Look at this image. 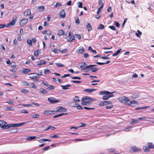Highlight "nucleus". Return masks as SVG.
Instances as JSON below:
<instances>
[{
	"instance_id": "nucleus-1",
	"label": "nucleus",
	"mask_w": 154,
	"mask_h": 154,
	"mask_svg": "<svg viewBox=\"0 0 154 154\" xmlns=\"http://www.w3.org/2000/svg\"><path fill=\"white\" fill-rule=\"evenodd\" d=\"M118 100L119 102L125 103L126 105H128L132 107H134L132 104H138L136 100L130 101L129 99L124 96L119 97Z\"/></svg>"
},
{
	"instance_id": "nucleus-2",
	"label": "nucleus",
	"mask_w": 154,
	"mask_h": 154,
	"mask_svg": "<svg viewBox=\"0 0 154 154\" xmlns=\"http://www.w3.org/2000/svg\"><path fill=\"white\" fill-rule=\"evenodd\" d=\"M92 101L91 98L88 96L85 97L81 100V104L82 106L88 105L91 104Z\"/></svg>"
},
{
	"instance_id": "nucleus-3",
	"label": "nucleus",
	"mask_w": 154,
	"mask_h": 154,
	"mask_svg": "<svg viewBox=\"0 0 154 154\" xmlns=\"http://www.w3.org/2000/svg\"><path fill=\"white\" fill-rule=\"evenodd\" d=\"M32 121H30L19 123H12L10 124L6 125L7 123L6 122L3 120H0V125H23L24 124H26V123H27V124L28 125H30L32 124Z\"/></svg>"
},
{
	"instance_id": "nucleus-4",
	"label": "nucleus",
	"mask_w": 154,
	"mask_h": 154,
	"mask_svg": "<svg viewBox=\"0 0 154 154\" xmlns=\"http://www.w3.org/2000/svg\"><path fill=\"white\" fill-rule=\"evenodd\" d=\"M67 111V109L64 107L62 106H59L56 108V110L55 111L54 113H56L57 112H63Z\"/></svg>"
},
{
	"instance_id": "nucleus-5",
	"label": "nucleus",
	"mask_w": 154,
	"mask_h": 154,
	"mask_svg": "<svg viewBox=\"0 0 154 154\" xmlns=\"http://www.w3.org/2000/svg\"><path fill=\"white\" fill-rule=\"evenodd\" d=\"M26 41L28 45L29 46H31L32 45V42L33 43H35L36 40L35 38H32V40L29 39H27Z\"/></svg>"
},
{
	"instance_id": "nucleus-6",
	"label": "nucleus",
	"mask_w": 154,
	"mask_h": 154,
	"mask_svg": "<svg viewBox=\"0 0 154 154\" xmlns=\"http://www.w3.org/2000/svg\"><path fill=\"white\" fill-rule=\"evenodd\" d=\"M48 101L51 103H55L60 102V100H57V99L53 97L48 98Z\"/></svg>"
},
{
	"instance_id": "nucleus-7",
	"label": "nucleus",
	"mask_w": 154,
	"mask_h": 154,
	"mask_svg": "<svg viewBox=\"0 0 154 154\" xmlns=\"http://www.w3.org/2000/svg\"><path fill=\"white\" fill-rule=\"evenodd\" d=\"M28 18L24 19L20 21V26H23L26 24L28 21Z\"/></svg>"
},
{
	"instance_id": "nucleus-8",
	"label": "nucleus",
	"mask_w": 154,
	"mask_h": 154,
	"mask_svg": "<svg viewBox=\"0 0 154 154\" xmlns=\"http://www.w3.org/2000/svg\"><path fill=\"white\" fill-rule=\"evenodd\" d=\"M20 126H11V132L12 133H16L18 129L16 128Z\"/></svg>"
},
{
	"instance_id": "nucleus-9",
	"label": "nucleus",
	"mask_w": 154,
	"mask_h": 154,
	"mask_svg": "<svg viewBox=\"0 0 154 154\" xmlns=\"http://www.w3.org/2000/svg\"><path fill=\"white\" fill-rule=\"evenodd\" d=\"M31 75H30L29 77L31 79H37V74H36L35 73H32L30 74Z\"/></svg>"
},
{
	"instance_id": "nucleus-10",
	"label": "nucleus",
	"mask_w": 154,
	"mask_h": 154,
	"mask_svg": "<svg viewBox=\"0 0 154 154\" xmlns=\"http://www.w3.org/2000/svg\"><path fill=\"white\" fill-rule=\"evenodd\" d=\"M38 63L36 65L37 67L40 66L41 65L46 64V62L44 60H41L38 62Z\"/></svg>"
},
{
	"instance_id": "nucleus-11",
	"label": "nucleus",
	"mask_w": 154,
	"mask_h": 154,
	"mask_svg": "<svg viewBox=\"0 0 154 154\" xmlns=\"http://www.w3.org/2000/svg\"><path fill=\"white\" fill-rule=\"evenodd\" d=\"M55 111H49L47 110L44 111V114L46 115H48L49 114H51L52 113L54 114H55V113H54Z\"/></svg>"
},
{
	"instance_id": "nucleus-12",
	"label": "nucleus",
	"mask_w": 154,
	"mask_h": 154,
	"mask_svg": "<svg viewBox=\"0 0 154 154\" xmlns=\"http://www.w3.org/2000/svg\"><path fill=\"white\" fill-rule=\"evenodd\" d=\"M86 28L88 31L90 32L92 29V26L90 23H88L86 25Z\"/></svg>"
},
{
	"instance_id": "nucleus-13",
	"label": "nucleus",
	"mask_w": 154,
	"mask_h": 154,
	"mask_svg": "<svg viewBox=\"0 0 154 154\" xmlns=\"http://www.w3.org/2000/svg\"><path fill=\"white\" fill-rule=\"evenodd\" d=\"M130 149L133 152H137L140 150L139 148L135 146H132L131 147Z\"/></svg>"
},
{
	"instance_id": "nucleus-14",
	"label": "nucleus",
	"mask_w": 154,
	"mask_h": 154,
	"mask_svg": "<svg viewBox=\"0 0 154 154\" xmlns=\"http://www.w3.org/2000/svg\"><path fill=\"white\" fill-rule=\"evenodd\" d=\"M31 14V10L29 9L27 10L24 13V15L25 16H27L30 15Z\"/></svg>"
},
{
	"instance_id": "nucleus-15",
	"label": "nucleus",
	"mask_w": 154,
	"mask_h": 154,
	"mask_svg": "<svg viewBox=\"0 0 154 154\" xmlns=\"http://www.w3.org/2000/svg\"><path fill=\"white\" fill-rule=\"evenodd\" d=\"M16 23V21L14 20H13L11 21L9 23H8L7 26V27H10L11 26H12L13 25H15Z\"/></svg>"
},
{
	"instance_id": "nucleus-16",
	"label": "nucleus",
	"mask_w": 154,
	"mask_h": 154,
	"mask_svg": "<svg viewBox=\"0 0 154 154\" xmlns=\"http://www.w3.org/2000/svg\"><path fill=\"white\" fill-rule=\"evenodd\" d=\"M60 16L62 18H64L65 17L66 14L64 10H62L60 13Z\"/></svg>"
},
{
	"instance_id": "nucleus-17",
	"label": "nucleus",
	"mask_w": 154,
	"mask_h": 154,
	"mask_svg": "<svg viewBox=\"0 0 154 154\" xmlns=\"http://www.w3.org/2000/svg\"><path fill=\"white\" fill-rule=\"evenodd\" d=\"M113 95H104L103 96V100H106L108 99L109 97H113Z\"/></svg>"
},
{
	"instance_id": "nucleus-18",
	"label": "nucleus",
	"mask_w": 154,
	"mask_h": 154,
	"mask_svg": "<svg viewBox=\"0 0 154 154\" xmlns=\"http://www.w3.org/2000/svg\"><path fill=\"white\" fill-rule=\"evenodd\" d=\"M76 51L79 54H82L85 51V49L83 47H82L80 48L78 50Z\"/></svg>"
},
{
	"instance_id": "nucleus-19",
	"label": "nucleus",
	"mask_w": 154,
	"mask_h": 154,
	"mask_svg": "<svg viewBox=\"0 0 154 154\" xmlns=\"http://www.w3.org/2000/svg\"><path fill=\"white\" fill-rule=\"evenodd\" d=\"M87 66V64L85 63H82L81 65L80 66V67L82 69L85 70Z\"/></svg>"
},
{
	"instance_id": "nucleus-20",
	"label": "nucleus",
	"mask_w": 154,
	"mask_h": 154,
	"mask_svg": "<svg viewBox=\"0 0 154 154\" xmlns=\"http://www.w3.org/2000/svg\"><path fill=\"white\" fill-rule=\"evenodd\" d=\"M64 32L63 30H60L58 31L57 35L59 36L64 35Z\"/></svg>"
},
{
	"instance_id": "nucleus-21",
	"label": "nucleus",
	"mask_w": 154,
	"mask_h": 154,
	"mask_svg": "<svg viewBox=\"0 0 154 154\" xmlns=\"http://www.w3.org/2000/svg\"><path fill=\"white\" fill-rule=\"evenodd\" d=\"M67 39L68 42H71L72 40H75V38L73 35H72V36L67 37Z\"/></svg>"
},
{
	"instance_id": "nucleus-22",
	"label": "nucleus",
	"mask_w": 154,
	"mask_h": 154,
	"mask_svg": "<svg viewBox=\"0 0 154 154\" xmlns=\"http://www.w3.org/2000/svg\"><path fill=\"white\" fill-rule=\"evenodd\" d=\"M56 128L53 127L52 126H49L47 128L43 130V131H47L49 129H51L52 130H54L56 129Z\"/></svg>"
},
{
	"instance_id": "nucleus-23",
	"label": "nucleus",
	"mask_w": 154,
	"mask_h": 154,
	"mask_svg": "<svg viewBox=\"0 0 154 154\" xmlns=\"http://www.w3.org/2000/svg\"><path fill=\"white\" fill-rule=\"evenodd\" d=\"M80 97L77 96H75V97L73 99V100L74 102H79L80 101Z\"/></svg>"
},
{
	"instance_id": "nucleus-24",
	"label": "nucleus",
	"mask_w": 154,
	"mask_h": 154,
	"mask_svg": "<svg viewBox=\"0 0 154 154\" xmlns=\"http://www.w3.org/2000/svg\"><path fill=\"white\" fill-rule=\"evenodd\" d=\"M97 90V89H86L85 91L87 92L88 93H91L93 92L94 91H95Z\"/></svg>"
},
{
	"instance_id": "nucleus-25",
	"label": "nucleus",
	"mask_w": 154,
	"mask_h": 154,
	"mask_svg": "<svg viewBox=\"0 0 154 154\" xmlns=\"http://www.w3.org/2000/svg\"><path fill=\"white\" fill-rule=\"evenodd\" d=\"M68 113H61V114H60L59 115H57L54 116L53 117V118H56L59 117L60 116H63L64 115H68Z\"/></svg>"
},
{
	"instance_id": "nucleus-26",
	"label": "nucleus",
	"mask_w": 154,
	"mask_h": 154,
	"mask_svg": "<svg viewBox=\"0 0 154 154\" xmlns=\"http://www.w3.org/2000/svg\"><path fill=\"white\" fill-rule=\"evenodd\" d=\"M30 69H24L23 71V72L24 74H27L31 71Z\"/></svg>"
},
{
	"instance_id": "nucleus-27",
	"label": "nucleus",
	"mask_w": 154,
	"mask_h": 154,
	"mask_svg": "<svg viewBox=\"0 0 154 154\" xmlns=\"http://www.w3.org/2000/svg\"><path fill=\"white\" fill-rule=\"evenodd\" d=\"M122 50V49L121 48L119 49L115 53L113 54L112 56H117L121 52Z\"/></svg>"
},
{
	"instance_id": "nucleus-28",
	"label": "nucleus",
	"mask_w": 154,
	"mask_h": 154,
	"mask_svg": "<svg viewBox=\"0 0 154 154\" xmlns=\"http://www.w3.org/2000/svg\"><path fill=\"white\" fill-rule=\"evenodd\" d=\"M71 85L69 84H68L65 86L63 85H61V87H62V89L63 90H66L68 88L67 87H69Z\"/></svg>"
},
{
	"instance_id": "nucleus-29",
	"label": "nucleus",
	"mask_w": 154,
	"mask_h": 154,
	"mask_svg": "<svg viewBox=\"0 0 154 154\" xmlns=\"http://www.w3.org/2000/svg\"><path fill=\"white\" fill-rule=\"evenodd\" d=\"M133 127L132 126H128L125 128L124 129L122 130L126 131H130V129H131Z\"/></svg>"
},
{
	"instance_id": "nucleus-30",
	"label": "nucleus",
	"mask_w": 154,
	"mask_h": 154,
	"mask_svg": "<svg viewBox=\"0 0 154 154\" xmlns=\"http://www.w3.org/2000/svg\"><path fill=\"white\" fill-rule=\"evenodd\" d=\"M139 97V94L138 93H136L133 94L132 95V97L133 98H136Z\"/></svg>"
},
{
	"instance_id": "nucleus-31",
	"label": "nucleus",
	"mask_w": 154,
	"mask_h": 154,
	"mask_svg": "<svg viewBox=\"0 0 154 154\" xmlns=\"http://www.w3.org/2000/svg\"><path fill=\"white\" fill-rule=\"evenodd\" d=\"M45 9V8L44 6H41L38 7V9L40 12L44 11Z\"/></svg>"
},
{
	"instance_id": "nucleus-32",
	"label": "nucleus",
	"mask_w": 154,
	"mask_h": 154,
	"mask_svg": "<svg viewBox=\"0 0 154 154\" xmlns=\"http://www.w3.org/2000/svg\"><path fill=\"white\" fill-rule=\"evenodd\" d=\"M110 62V61H108L106 63H100V62H96V63L99 65H103L105 64H107L109 63Z\"/></svg>"
},
{
	"instance_id": "nucleus-33",
	"label": "nucleus",
	"mask_w": 154,
	"mask_h": 154,
	"mask_svg": "<svg viewBox=\"0 0 154 154\" xmlns=\"http://www.w3.org/2000/svg\"><path fill=\"white\" fill-rule=\"evenodd\" d=\"M92 67L91 65H89V66H87L85 69V70H87L88 71H90L92 70Z\"/></svg>"
},
{
	"instance_id": "nucleus-34",
	"label": "nucleus",
	"mask_w": 154,
	"mask_h": 154,
	"mask_svg": "<svg viewBox=\"0 0 154 154\" xmlns=\"http://www.w3.org/2000/svg\"><path fill=\"white\" fill-rule=\"evenodd\" d=\"M36 138V136H31L27 138L26 140L28 141H30Z\"/></svg>"
},
{
	"instance_id": "nucleus-35",
	"label": "nucleus",
	"mask_w": 154,
	"mask_h": 154,
	"mask_svg": "<svg viewBox=\"0 0 154 154\" xmlns=\"http://www.w3.org/2000/svg\"><path fill=\"white\" fill-rule=\"evenodd\" d=\"M40 92L44 94H46L48 92L47 90L43 88L40 89Z\"/></svg>"
},
{
	"instance_id": "nucleus-36",
	"label": "nucleus",
	"mask_w": 154,
	"mask_h": 154,
	"mask_svg": "<svg viewBox=\"0 0 154 154\" xmlns=\"http://www.w3.org/2000/svg\"><path fill=\"white\" fill-rule=\"evenodd\" d=\"M105 27L102 24H100L97 28L98 29H103Z\"/></svg>"
},
{
	"instance_id": "nucleus-37",
	"label": "nucleus",
	"mask_w": 154,
	"mask_h": 154,
	"mask_svg": "<svg viewBox=\"0 0 154 154\" xmlns=\"http://www.w3.org/2000/svg\"><path fill=\"white\" fill-rule=\"evenodd\" d=\"M56 66L58 67H63L64 66V65L63 64L61 63H55Z\"/></svg>"
},
{
	"instance_id": "nucleus-38",
	"label": "nucleus",
	"mask_w": 154,
	"mask_h": 154,
	"mask_svg": "<svg viewBox=\"0 0 154 154\" xmlns=\"http://www.w3.org/2000/svg\"><path fill=\"white\" fill-rule=\"evenodd\" d=\"M0 127L2 129H8L11 127V126H0Z\"/></svg>"
},
{
	"instance_id": "nucleus-39",
	"label": "nucleus",
	"mask_w": 154,
	"mask_h": 154,
	"mask_svg": "<svg viewBox=\"0 0 154 154\" xmlns=\"http://www.w3.org/2000/svg\"><path fill=\"white\" fill-rule=\"evenodd\" d=\"M54 89V87L51 85H48V87L47 88V89H49V90H53Z\"/></svg>"
},
{
	"instance_id": "nucleus-40",
	"label": "nucleus",
	"mask_w": 154,
	"mask_h": 154,
	"mask_svg": "<svg viewBox=\"0 0 154 154\" xmlns=\"http://www.w3.org/2000/svg\"><path fill=\"white\" fill-rule=\"evenodd\" d=\"M75 105L76 106L75 107H76L78 109H83V108L78 103L75 104Z\"/></svg>"
},
{
	"instance_id": "nucleus-41",
	"label": "nucleus",
	"mask_w": 154,
	"mask_h": 154,
	"mask_svg": "<svg viewBox=\"0 0 154 154\" xmlns=\"http://www.w3.org/2000/svg\"><path fill=\"white\" fill-rule=\"evenodd\" d=\"M14 109L12 107H8L5 109V110L6 111H8L9 110H12Z\"/></svg>"
},
{
	"instance_id": "nucleus-42",
	"label": "nucleus",
	"mask_w": 154,
	"mask_h": 154,
	"mask_svg": "<svg viewBox=\"0 0 154 154\" xmlns=\"http://www.w3.org/2000/svg\"><path fill=\"white\" fill-rule=\"evenodd\" d=\"M137 32L138 33H135V35L137 37H140V35H141L142 34V33L139 30H138Z\"/></svg>"
},
{
	"instance_id": "nucleus-43",
	"label": "nucleus",
	"mask_w": 154,
	"mask_h": 154,
	"mask_svg": "<svg viewBox=\"0 0 154 154\" xmlns=\"http://www.w3.org/2000/svg\"><path fill=\"white\" fill-rule=\"evenodd\" d=\"M104 93H105V94H106V95H113L112 94V93L108 91H104Z\"/></svg>"
},
{
	"instance_id": "nucleus-44",
	"label": "nucleus",
	"mask_w": 154,
	"mask_h": 154,
	"mask_svg": "<svg viewBox=\"0 0 154 154\" xmlns=\"http://www.w3.org/2000/svg\"><path fill=\"white\" fill-rule=\"evenodd\" d=\"M114 24L117 27H119L120 26V24L117 21H115L114 22Z\"/></svg>"
},
{
	"instance_id": "nucleus-45",
	"label": "nucleus",
	"mask_w": 154,
	"mask_h": 154,
	"mask_svg": "<svg viewBox=\"0 0 154 154\" xmlns=\"http://www.w3.org/2000/svg\"><path fill=\"white\" fill-rule=\"evenodd\" d=\"M51 141V140H49L48 139H42L38 140V141L40 143H42L43 142V141Z\"/></svg>"
},
{
	"instance_id": "nucleus-46",
	"label": "nucleus",
	"mask_w": 154,
	"mask_h": 154,
	"mask_svg": "<svg viewBox=\"0 0 154 154\" xmlns=\"http://www.w3.org/2000/svg\"><path fill=\"white\" fill-rule=\"evenodd\" d=\"M10 65H11V67L13 68H16L18 66L14 62L12 63Z\"/></svg>"
},
{
	"instance_id": "nucleus-47",
	"label": "nucleus",
	"mask_w": 154,
	"mask_h": 154,
	"mask_svg": "<svg viewBox=\"0 0 154 154\" xmlns=\"http://www.w3.org/2000/svg\"><path fill=\"white\" fill-rule=\"evenodd\" d=\"M21 91L23 93H24V94H27V93H28L29 92V91L26 89L21 90Z\"/></svg>"
},
{
	"instance_id": "nucleus-48",
	"label": "nucleus",
	"mask_w": 154,
	"mask_h": 154,
	"mask_svg": "<svg viewBox=\"0 0 154 154\" xmlns=\"http://www.w3.org/2000/svg\"><path fill=\"white\" fill-rule=\"evenodd\" d=\"M148 145L149 146V148H154V145L152 144V143H149L148 144Z\"/></svg>"
},
{
	"instance_id": "nucleus-49",
	"label": "nucleus",
	"mask_w": 154,
	"mask_h": 154,
	"mask_svg": "<svg viewBox=\"0 0 154 154\" xmlns=\"http://www.w3.org/2000/svg\"><path fill=\"white\" fill-rule=\"evenodd\" d=\"M75 23L77 25H79L80 23V20L78 17L75 18Z\"/></svg>"
},
{
	"instance_id": "nucleus-50",
	"label": "nucleus",
	"mask_w": 154,
	"mask_h": 154,
	"mask_svg": "<svg viewBox=\"0 0 154 154\" xmlns=\"http://www.w3.org/2000/svg\"><path fill=\"white\" fill-rule=\"evenodd\" d=\"M108 27L112 30H114V31H116V28L113 26H109Z\"/></svg>"
},
{
	"instance_id": "nucleus-51",
	"label": "nucleus",
	"mask_w": 154,
	"mask_h": 154,
	"mask_svg": "<svg viewBox=\"0 0 154 154\" xmlns=\"http://www.w3.org/2000/svg\"><path fill=\"white\" fill-rule=\"evenodd\" d=\"M30 87L35 89L37 88V87L34 83H32L31 84Z\"/></svg>"
},
{
	"instance_id": "nucleus-52",
	"label": "nucleus",
	"mask_w": 154,
	"mask_h": 154,
	"mask_svg": "<svg viewBox=\"0 0 154 154\" xmlns=\"http://www.w3.org/2000/svg\"><path fill=\"white\" fill-rule=\"evenodd\" d=\"M50 73V70L48 69H45L44 70V73L45 74H49Z\"/></svg>"
},
{
	"instance_id": "nucleus-53",
	"label": "nucleus",
	"mask_w": 154,
	"mask_h": 154,
	"mask_svg": "<svg viewBox=\"0 0 154 154\" xmlns=\"http://www.w3.org/2000/svg\"><path fill=\"white\" fill-rule=\"evenodd\" d=\"M61 5H62L61 3L57 2L56 4L54 5V7L55 8H57L58 7L61 6Z\"/></svg>"
},
{
	"instance_id": "nucleus-54",
	"label": "nucleus",
	"mask_w": 154,
	"mask_h": 154,
	"mask_svg": "<svg viewBox=\"0 0 154 154\" xmlns=\"http://www.w3.org/2000/svg\"><path fill=\"white\" fill-rule=\"evenodd\" d=\"M9 70L11 72H16L17 69L16 68H13V69H10Z\"/></svg>"
},
{
	"instance_id": "nucleus-55",
	"label": "nucleus",
	"mask_w": 154,
	"mask_h": 154,
	"mask_svg": "<svg viewBox=\"0 0 154 154\" xmlns=\"http://www.w3.org/2000/svg\"><path fill=\"white\" fill-rule=\"evenodd\" d=\"M13 44L14 45H17L18 42L17 40L16 39H14L13 42Z\"/></svg>"
},
{
	"instance_id": "nucleus-56",
	"label": "nucleus",
	"mask_w": 154,
	"mask_h": 154,
	"mask_svg": "<svg viewBox=\"0 0 154 154\" xmlns=\"http://www.w3.org/2000/svg\"><path fill=\"white\" fill-rule=\"evenodd\" d=\"M143 149L144 151H147L149 150V148L147 147L146 146H144L143 147Z\"/></svg>"
},
{
	"instance_id": "nucleus-57",
	"label": "nucleus",
	"mask_w": 154,
	"mask_h": 154,
	"mask_svg": "<svg viewBox=\"0 0 154 154\" xmlns=\"http://www.w3.org/2000/svg\"><path fill=\"white\" fill-rule=\"evenodd\" d=\"M138 122V121L137 120L135 119H132L131 122L130 124H131L132 123H137Z\"/></svg>"
},
{
	"instance_id": "nucleus-58",
	"label": "nucleus",
	"mask_w": 154,
	"mask_h": 154,
	"mask_svg": "<svg viewBox=\"0 0 154 154\" xmlns=\"http://www.w3.org/2000/svg\"><path fill=\"white\" fill-rule=\"evenodd\" d=\"M99 70L98 68H94L92 69V72H95Z\"/></svg>"
},
{
	"instance_id": "nucleus-59",
	"label": "nucleus",
	"mask_w": 154,
	"mask_h": 154,
	"mask_svg": "<svg viewBox=\"0 0 154 154\" xmlns=\"http://www.w3.org/2000/svg\"><path fill=\"white\" fill-rule=\"evenodd\" d=\"M23 84L27 86L29 85V84L28 82L26 81H23Z\"/></svg>"
},
{
	"instance_id": "nucleus-60",
	"label": "nucleus",
	"mask_w": 154,
	"mask_h": 154,
	"mask_svg": "<svg viewBox=\"0 0 154 154\" xmlns=\"http://www.w3.org/2000/svg\"><path fill=\"white\" fill-rule=\"evenodd\" d=\"M39 55V51L38 50H35L34 52L35 56H37Z\"/></svg>"
},
{
	"instance_id": "nucleus-61",
	"label": "nucleus",
	"mask_w": 154,
	"mask_h": 154,
	"mask_svg": "<svg viewBox=\"0 0 154 154\" xmlns=\"http://www.w3.org/2000/svg\"><path fill=\"white\" fill-rule=\"evenodd\" d=\"M99 105L100 106H102L105 105L104 101H102L100 102L99 103Z\"/></svg>"
},
{
	"instance_id": "nucleus-62",
	"label": "nucleus",
	"mask_w": 154,
	"mask_h": 154,
	"mask_svg": "<svg viewBox=\"0 0 154 154\" xmlns=\"http://www.w3.org/2000/svg\"><path fill=\"white\" fill-rule=\"evenodd\" d=\"M105 105H106L108 104H111L112 102L109 101H104Z\"/></svg>"
},
{
	"instance_id": "nucleus-63",
	"label": "nucleus",
	"mask_w": 154,
	"mask_h": 154,
	"mask_svg": "<svg viewBox=\"0 0 154 154\" xmlns=\"http://www.w3.org/2000/svg\"><path fill=\"white\" fill-rule=\"evenodd\" d=\"M6 60V63L7 64L10 65L12 63H11L9 59H7Z\"/></svg>"
},
{
	"instance_id": "nucleus-64",
	"label": "nucleus",
	"mask_w": 154,
	"mask_h": 154,
	"mask_svg": "<svg viewBox=\"0 0 154 154\" xmlns=\"http://www.w3.org/2000/svg\"><path fill=\"white\" fill-rule=\"evenodd\" d=\"M113 107V105H111L109 106H106V108L107 109H109L112 108Z\"/></svg>"
}]
</instances>
